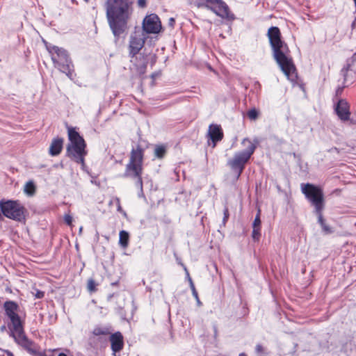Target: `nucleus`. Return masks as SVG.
Instances as JSON below:
<instances>
[{
  "label": "nucleus",
  "instance_id": "nucleus-30",
  "mask_svg": "<svg viewBox=\"0 0 356 356\" xmlns=\"http://www.w3.org/2000/svg\"><path fill=\"white\" fill-rule=\"evenodd\" d=\"M191 291H192V294L193 296V297L195 298L196 301H197V304L198 305H202V302L200 300V298H199V296H198V293H197V291L195 287V286H192L191 287H190Z\"/></svg>",
  "mask_w": 356,
  "mask_h": 356
},
{
  "label": "nucleus",
  "instance_id": "nucleus-20",
  "mask_svg": "<svg viewBox=\"0 0 356 356\" xmlns=\"http://www.w3.org/2000/svg\"><path fill=\"white\" fill-rule=\"evenodd\" d=\"M21 346L31 355L34 356L38 355V351L35 348V345L31 340L27 339L23 344H22Z\"/></svg>",
  "mask_w": 356,
  "mask_h": 356
},
{
  "label": "nucleus",
  "instance_id": "nucleus-27",
  "mask_svg": "<svg viewBox=\"0 0 356 356\" xmlns=\"http://www.w3.org/2000/svg\"><path fill=\"white\" fill-rule=\"evenodd\" d=\"M87 288L90 293H93L96 291V283L93 279L91 278L88 280Z\"/></svg>",
  "mask_w": 356,
  "mask_h": 356
},
{
  "label": "nucleus",
  "instance_id": "nucleus-32",
  "mask_svg": "<svg viewBox=\"0 0 356 356\" xmlns=\"http://www.w3.org/2000/svg\"><path fill=\"white\" fill-rule=\"evenodd\" d=\"M223 214H224V216H223V219H222V223H223V225H225V223L227 221L229 216L227 208H225L224 209Z\"/></svg>",
  "mask_w": 356,
  "mask_h": 356
},
{
  "label": "nucleus",
  "instance_id": "nucleus-13",
  "mask_svg": "<svg viewBox=\"0 0 356 356\" xmlns=\"http://www.w3.org/2000/svg\"><path fill=\"white\" fill-rule=\"evenodd\" d=\"M334 111L341 121H347L350 119V106L344 99H339L334 104Z\"/></svg>",
  "mask_w": 356,
  "mask_h": 356
},
{
  "label": "nucleus",
  "instance_id": "nucleus-22",
  "mask_svg": "<svg viewBox=\"0 0 356 356\" xmlns=\"http://www.w3.org/2000/svg\"><path fill=\"white\" fill-rule=\"evenodd\" d=\"M92 334L95 336L108 335L110 334V330L106 327L97 326L94 328Z\"/></svg>",
  "mask_w": 356,
  "mask_h": 356
},
{
  "label": "nucleus",
  "instance_id": "nucleus-8",
  "mask_svg": "<svg viewBox=\"0 0 356 356\" xmlns=\"http://www.w3.org/2000/svg\"><path fill=\"white\" fill-rule=\"evenodd\" d=\"M0 209L3 215L6 218L17 222L25 221L26 210L19 201L1 200Z\"/></svg>",
  "mask_w": 356,
  "mask_h": 356
},
{
  "label": "nucleus",
  "instance_id": "nucleus-40",
  "mask_svg": "<svg viewBox=\"0 0 356 356\" xmlns=\"http://www.w3.org/2000/svg\"><path fill=\"white\" fill-rule=\"evenodd\" d=\"M238 356H247V355L245 353H241L238 355Z\"/></svg>",
  "mask_w": 356,
  "mask_h": 356
},
{
  "label": "nucleus",
  "instance_id": "nucleus-21",
  "mask_svg": "<svg viewBox=\"0 0 356 356\" xmlns=\"http://www.w3.org/2000/svg\"><path fill=\"white\" fill-rule=\"evenodd\" d=\"M129 234L128 232L125 230H122L119 234V245L123 248H126L129 245Z\"/></svg>",
  "mask_w": 356,
  "mask_h": 356
},
{
  "label": "nucleus",
  "instance_id": "nucleus-23",
  "mask_svg": "<svg viewBox=\"0 0 356 356\" xmlns=\"http://www.w3.org/2000/svg\"><path fill=\"white\" fill-rule=\"evenodd\" d=\"M166 154V147L164 145H156L154 149L155 157L163 159Z\"/></svg>",
  "mask_w": 356,
  "mask_h": 356
},
{
  "label": "nucleus",
  "instance_id": "nucleus-9",
  "mask_svg": "<svg viewBox=\"0 0 356 356\" xmlns=\"http://www.w3.org/2000/svg\"><path fill=\"white\" fill-rule=\"evenodd\" d=\"M197 6H207L216 15L229 21L235 19V15L229 11L228 6L222 0H198Z\"/></svg>",
  "mask_w": 356,
  "mask_h": 356
},
{
  "label": "nucleus",
  "instance_id": "nucleus-29",
  "mask_svg": "<svg viewBox=\"0 0 356 356\" xmlns=\"http://www.w3.org/2000/svg\"><path fill=\"white\" fill-rule=\"evenodd\" d=\"M181 266L184 268V270L185 274H186V278L188 280V281L189 282L190 287H191L192 286H195V284H194V283L193 282V280H192V278L190 276L189 272H188L186 266L184 264H181Z\"/></svg>",
  "mask_w": 356,
  "mask_h": 356
},
{
  "label": "nucleus",
  "instance_id": "nucleus-39",
  "mask_svg": "<svg viewBox=\"0 0 356 356\" xmlns=\"http://www.w3.org/2000/svg\"><path fill=\"white\" fill-rule=\"evenodd\" d=\"M58 356H67L66 354L63 353H60L58 354Z\"/></svg>",
  "mask_w": 356,
  "mask_h": 356
},
{
  "label": "nucleus",
  "instance_id": "nucleus-42",
  "mask_svg": "<svg viewBox=\"0 0 356 356\" xmlns=\"http://www.w3.org/2000/svg\"><path fill=\"white\" fill-rule=\"evenodd\" d=\"M116 284H117V282H113L112 285H115Z\"/></svg>",
  "mask_w": 356,
  "mask_h": 356
},
{
  "label": "nucleus",
  "instance_id": "nucleus-10",
  "mask_svg": "<svg viewBox=\"0 0 356 356\" xmlns=\"http://www.w3.org/2000/svg\"><path fill=\"white\" fill-rule=\"evenodd\" d=\"M140 28L136 26L134 31L131 34L129 44V56L134 58L144 47L147 35L143 34Z\"/></svg>",
  "mask_w": 356,
  "mask_h": 356
},
{
  "label": "nucleus",
  "instance_id": "nucleus-28",
  "mask_svg": "<svg viewBox=\"0 0 356 356\" xmlns=\"http://www.w3.org/2000/svg\"><path fill=\"white\" fill-rule=\"evenodd\" d=\"M247 115L250 120H254L258 118L259 113L257 110L254 108L248 111Z\"/></svg>",
  "mask_w": 356,
  "mask_h": 356
},
{
  "label": "nucleus",
  "instance_id": "nucleus-3",
  "mask_svg": "<svg viewBox=\"0 0 356 356\" xmlns=\"http://www.w3.org/2000/svg\"><path fill=\"white\" fill-rule=\"evenodd\" d=\"M69 143L66 147V156L76 163L85 166V157L88 154L86 143L75 127H67Z\"/></svg>",
  "mask_w": 356,
  "mask_h": 356
},
{
  "label": "nucleus",
  "instance_id": "nucleus-37",
  "mask_svg": "<svg viewBox=\"0 0 356 356\" xmlns=\"http://www.w3.org/2000/svg\"><path fill=\"white\" fill-rule=\"evenodd\" d=\"M138 5L140 8H144L146 6V1L145 0H138Z\"/></svg>",
  "mask_w": 356,
  "mask_h": 356
},
{
  "label": "nucleus",
  "instance_id": "nucleus-1",
  "mask_svg": "<svg viewBox=\"0 0 356 356\" xmlns=\"http://www.w3.org/2000/svg\"><path fill=\"white\" fill-rule=\"evenodd\" d=\"M133 0H106L104 8L109 28L116 40L128 29L134 12Z\"/></svg>",
  "mask_w": 356,
  "mask_h": 356
},
{
  "label": "nucleus",
  "instance_id": "nucleus-33",
  "mask_svg": "<svg viewBox=\"0 0 356 356\" xmlns=\"http://www.w3.org/2000/svg\"><path fill=\"white\" fill-rule=\"evenodd\" d=\"M64 220L67 225H70L72 222V217L70 215L67 214L64 216Z\"/></svg>",
  "mask_w": 356,
  "mask_h": 356
},
{
  "label": "nucleus",
  "instance_id": "nucleus-34",
  "mask_svg": "<svg viewBox=\"0 0 356 356\" xmlns=\"http://www.w3.org/2000/svg\"><path fill=\"white\" fill-rule=\"evenodd\" d=\"M44 296V291H40V290H36V293H35V297L36 298L41 299Z\"/></svg>",
  "mask_w": 356,
  "mask_h": 356
},
{
  "label": "nucleus",
  "instance_id": "nucleus-26",
  "mask_svg": "<svg viewBox=\"0 0 356 356\" xmlns=\"http://www.w3.org/2000/svg\"><path fill=\"white\" fill-rule=\"evenodd\" d=\"M260 216H261V209L259 208L257 210V215H256L254 220L252 222V227H261V221Z\"/></svg>",
  "mask_w": 356,
  "mask_h": 356
},
{
  "label": "nucleus",
  "instance_id": "nucleus-6",
  "mask_svg": "<svg viewBox=\"0 0 356 356\" xmlns=\"http://www.w3.org/2000/svg\"><path fill=\"white\" fill-rule=\"evenodd\" d=\"M46 48L51 55L54 67L73 80L75 76L74 66L67 51L51 44H46Z\"/></svg>",
  "mask_w": 356,
  "mask_h": 356
},
{
  "label": "nucleus",
  "instance_id": "nucleus-2",
  "mask_svg": "<svg viewBox=\"0 0 356 356\" xmlns=\"http://www.w3.org/2000/svg\"><path fill=\"white\" fill-rule=\"evenodd\" d=\"M267 35L273 50V58L285 76L290 81H295L297 79L296 67L291 57L288 54L289 47L282 41L279 28L271 26L268 31Z\"/></svg>",
  "mask_w": 356,
  "mask_h": 356
},
{
  "label": "nucleus",
  "instance_id": "nucleus-11",
  "mask_svg": "<svg viewBox=\"0 0 356 356\" xmlns=\"http://www.w3.org/2000/svg\"><path fill=\"white\" fill-rule=\"evenodd\" d=\"M162 29L161 22L156 14L152 13L146 15L143 20L141 31L143 34H157Z\"/></svg>",
  "mask_w": 356,
  "mask_h": 356
},
{
  "label": "nucleus",
  "instance_id": "nucleus-19",
  "mask_svg": "<svg viewBox=\"0 0 356 356\" xmlns=\"http://www.w3.org/2000/svg\"><path fill=\"white\" fill-rule=\"evenodd\" d=\"M322 212L323 211L315 213L318 217V222L320 224L322 230L325 234H332L334 232V229L325 222Z\"/></svg>",
  "mask_w": 356,
  "mask_h": 356
},
{
  "label": "nucleus",
  "instance_id": "nucleus-5",
  "mask_svg": "<svg viewBox=\"0 0 356 356\" xmlns=\"http://www.w3.org/2000/svg\"><path fill=\"white\" fill-rule=\"evenodd\" d=\"M248 143V147L240 152H236L234 157L229 159L227 165L230 167L232 171L236 175V179L238 180L241 177L243 170L245 169V164L250 160L251 156L254 152L257 146L259 144L260 140L255 137L251 141L248 138H245L242 140V145H245Z\"/></svg>",
  "mask_w": 356,
  "mask_h": 356
},
{
  "label": "nucleus",
  "instance_id": "nucleus-7",
  "mask_svg": "<svg viewBox=\"0 0 356 356\" xmlns=\"http://www.w3.org/2000/svg\"><path fill=\"white\" fill-rule=\"evenodd\" d=\"M301 191L306 199L314 207V213L323 211L325 207L324 195L323 190L312 184H301Z\"/></svg>",
  "mask_w": 356,
  "mask_h": 356
},
{
  "label": "nucleus",
  "instance_id": "nucleus-15",
  "mask_svg": "<svg viewBox=\"0 0 356 356\" xmlns=\"http://www.w3.org/2000/svg\"><path fill=\"white\" fill-rule=\"evenodd\" d=\"M208 134L213 143V147H215L216 143L220 141L223 137V132L220 125L211 124L209 127Z\"/></svg>",
  "mask_w": 356,
  "mask_h": 356
},
{
  "label": "nucleus",
  "instance_id": "nucleus-36",
  "mask_svg": "<svg viewBox=\"0 0 356 356\" xmlns=\"http://www.w3.org/2000/svg\"><path fill=\"white\" fill-rule=\"evenodd\" d=\"M175 24V19L173 17H170L168 19V26L171 28H174Z\"/></svg>",
  "mask_w": 356,
  "mask_h": 356
},
{
  "label": "nucleus",
  "instance_id": "nucleus-38",
  "mask_svg": "<svg viewBox=\"0 0 356 356\" xmlns=\"http://www.w3.org/2000/svg\"><path fill=\"white\" fill-rule=\"evenodd\" d=\"M6 353L8 356H14L13 353L10 350H6Z\"/></svg>",
  "mask_w": 356,
  "mask_h": 356
},
{
  "label": "nucleus",
  "instance_id": "nucleus-12",
  "mask_svg": "<svg viewBox=\"0 0 356 356\" xmlns=\"http://www.w3.org/2000/svg\"><path fill=\"white\" fill-rule=\"evenodd\" d=\"M18 305L12 300H8L4 302L3 308L6 316L10 320L13 329H17L21 326V319L19 316L17 314L18 309Z\"/></svg>",
  "mask_w": 356,
  "mask_h": 356
},
{
  "label": "nucleus",
  "instance_id": "nucleus-31",
  "mask_svg": "<svg viewBox=\"0 0 356 356\" xmlns=\"http://www.w3.org/2000/svg\"><path fill=\"white\" fill-rule=\"evenodd\" d=\"M255 353L257 356H263L265 354L264 348L261 344H257L255 347Z\"/></svg>",
  "mask_w": 356,
  "mask_h": 356
},
{
  "label": "nucleus",
  "instance_id": "nucleus-17",
  "mask_svg": "<svg viewBox=\"0 0 356 356\" xmlns=\"http://www.w3.org/2000/svg\"><path fill=\"white\" fill-rule=\"evenodd\" d=\"M349 71L356 72V52L350 58L347 60L346 65L342 68L341 71V74L343 76L344 82H346L347 80V74Z\"/></svg>",
  "mask_w": 356,
  "mask_h": 356
},
{
  "label": "nucleus",
  "instance_id": "nucleus-41",
  "mask_svg": "<svg viewBox=\"0 0 356 356\" xmlns=\"http://www.w3.org/2000/svg\"><path fill=\"white\" fill-rule=\"evenodd\" d=\"M177 261H178V264H180V265H181V264H182L180 260L177 259Z\"/></svg>",
  "mask_w": 356,
  "mask_h": 356
},
{
  "label": "nucleus",
  "instance_id": "nucleus-18",
  "mask_svg": "<svg viewBox=\"0 0 356 356\" xmlns=\"http://www.w3.org/2000/svg\"><path fill=\"white\" fill-rule=\"evenodd\" d=\"M13 330L16 332L17 334L11 332L10 336L14 339L15 341L18 345L22 346V344H23L27 339H29L24 333L22 323H21V326L19 327L13 329Z\"/></svg>",
  "mask_w": 356,
  "mask_h": 356
},
{
  "label": "nucleus",
  "instance_id": "nucleus-16",
  "mask_svg": "<svg viewBox=\"0 0 356 356\" xmlns=\"http://www.w3.org/2000/svg\"><path fill=\"white\" fill-rule=\"evenodd\" d=\"M64 140L62 138H53L49 149V153L51 156H58L62 151L63 147Z\"/></svg>",
  "mask_w": 356,
  "mask_h": 356
},
{
  "label": "nucleus",
  "instance_id": "nucleus-24",
  "mask_svg": "<svg viewBox=\"0 0 356 356\" xmlns=\"http://www.w3.org/2000/svg\"><path fill=\"white\" fill-rule=\"evenodd\" d=\"M35 186L33 181H29L24 186V192L29 195H33L35 193Z\"/></svg>",
  "mask_w": 356,
  "mask_h": 356
},
{
  "label": "nucleus",
  "instance_id": "nucleus-25",
  "mask_svg": "<svg viewBox=\"0 0 356 356\" xmlns=\"http://www.w3.org/2000/svg\"><path fill=\"white\" fill-rule=\"evenodd\" d=\"M252 238L254 241H259L261 237V227H252Z\"/></svg>",
  "mask_w": 356,
  "mask_h": 356
},
{
  "label": "nucleus",
  "instance_id": "nucleus-14",
  "mask_svg": "<svg viewBox=\"0 0 356 356\" xmlns=\"http://www.w3.org/2000/svg\"><path fill=\"white\" fill-rule=\"evenodd\" d=\"M111 348L115 356L116 353L120 352L124 347L123 336L121 332H116L110 337Z\"/></svg>",
  "mask_w": 356,
  "mask_h": 356
},
{
  "label": "nucleus",
  "instance_id": "nucleus-35",
  "mask_svg": "<svg viewBox=\"0 0 356 356\" xmlns=\"http://www.w3.org/2000/svg\"><path fill=\"white\" fill-rule=\"evenodd\" d=\"M345 86H342V87H338L337 89L336 90V92H335V97L337 98L338 96H340L341 95V93L343 92V88Z\"/></svg>",
  "mask_w": 356,
  "mask_h": 356
},
{
  "label": "nucleus",
  "instance_id": "nucleus-4",
  "mask_svg": "<svg viewBox=\"0 0 356 356\" xmlns=\"http://www.w3.org/2000/svg\"><path fill=\"white\" fill-rule=\"evenodd\" d=\"M144 156V149L140 145H137L136 148L133 147L131 152L129 162L127 164L125 172L123 177H131L136 179V186L140 189L138 193L139 197H144L143 190V163Z\"/></svg>",
  "mask_w": 356,
  "mask_h": 356
}]
</instances>
